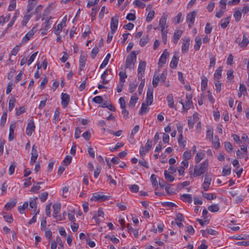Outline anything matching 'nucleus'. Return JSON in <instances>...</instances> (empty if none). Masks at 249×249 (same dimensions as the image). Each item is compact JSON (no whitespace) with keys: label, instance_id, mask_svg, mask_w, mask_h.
Returning <instances> with one entry per match:
<instances>
[{"label":"nucleus","instance_id":"f257e3e1","mask_svg":"<svg viewBox=\"0 0 249 249\" xmlns=\"http://www.w3.org/2000/svg\"><path fill=\"white\" fill-rule=\"evenodd\" d=\"M209 161L208 160L203 162L196 165L194 167V171L192 175L193 177H197L206 172L208 169Z\"/></svg>","mask_w":249,"mask_h":249},{"label":"nucleus","instance_id":"f03ea898","mask_svg":"<svg viewBox=\"0 0 249 249\" xmlns=\"http://www.w3.org/2000/svg\"><path fill=\"white\" fill-rule=\"evenodd\" d=\"M137 54L135 51H132L126 58L125 67L126 69H132L136 61Z\"/></svg>","mask_w":249,"mask_h":249},{"label":"nucleus","instance_id":"7ed1b4c3","mask_svg":"<svg viewBox=\"0 0 249 249\" xmlns=\"http://www.w3.org/2000/svg\"><path fill=\"white\" fill-rule=\"evenodd\" d=\"M185 98V101L181 100L179 101V103L182 106L183 111L187 112L193 106L192 96L191 94H186Z\"/></svg>","mask_w":249,"mask_h":249},{"label":"nucleus","instance_id":"20e7f679","mask_svg":"<svg viewBox=\"0 0 249 249\" xmlns=\"http://www.w3.org/2000/svg\"><path fill=\"white\" fill-rule=\"evenodd\" d=\"M152 147V141L148 140L145 144V147L141 146L140 148V154L142 157H144Z\"/></svg>","mask_w":249,"mask_h":249},{"label":"nucleus","instance_id":"39448f33","mask_svg":"<svg viewBox=\"0 0 249 249\" xmlns=\"http://www.w3.org/2000/svg\"><path fill=\"white\" fill-rule=\"evenodd\" d=\"M109 196L105 195H100L98 193H94L90 198L91 201H98L100 202L104 201L109 199Z\"/></svg>","mask_w":249,"mask_h":249},{"label":"nucleus","instance_id":"423d86ee","mask_svg":"<svg viewBox=\"0 0 249 249\" xmlns=\"http://www.w3.org/2000/svg\"><path fill=\"white\" fill-rule=\"evenodd\" d=\"M119 23V17L115 16L111 18L110 21V29L113 32H116Z\"/></svg>","mask_w":249,"mask_h":249},{"label":"nucleus","instance_id":"0eeeda50","mask_svg":"<svg viewBox=\"0 0 249 249\" xmlns=\"http://www.w3.org/2000/svg\"><path fill=\"white\" fill-rule=\"evenodd\" d=\"M196 11H193L189 13L186 17V21L189 23L188 26L191 28V24H193L195 22V19L196 16Z\"/></svg>","mask_w":249,"mask_h":249},{"label":"nucleus","instance_id":"6e6552de","mask_svg":"<svg viewBox=\"0 0 249 249\" xmlns=\"http://www.w3.org/2000/svg\"><path fill=\"white\" fill-rule=\"evenodd\" d=\"M35 129V124L33 120H31L27 124L26 129V134L31 136Z\"/></svg>","mask_w":249,"mask_h":249},{"label":"nucleus","instance_id":"1a4fd4ad","mask_svg":"<svg viewBox=\"0 0 249 249\" xmlns=\"http://www.w3.org/2000/svg\"><path fill=\"white\" fill-rule=\"evenodd\" d=\"M211 181V177L210 176L206 175L204 178V181L202 184V188L204 190V191H207L209 190Z\"/></svg>","mask_w":249,"mask_h":249},{"label":"nucleus","instance_id":"9d476101","mask_svg":"<svg viewBox=\"0 0 249 249\" xmlns=\"http://www.w3.org/2000/svg\"><path fill=\"white\" fill-rule=\"evenodd\" d=\"M153 89L150 88L148 89L147 91V96L145 103V104H147V106H150L152 104L153 100Z\"/></svg>","mask_w":249,"mask_h":249},{"label":"nucleus","instance_id":"9b49d317","mask_svg":"<svg viewBox=\"0 0 249 249\" xmlns=\"http://www.w3.org/2000/svg\"><path fill=\"white\" fill-rule=\"evenodd\" d=\"M166 49L164 50L161 55L160 56L159 60V67H161L164 65L166 61V59L169 56V53L166 51Z\"/></svg>","mask_w":249,"mask_h":249},{"label":"nucleus","instance_id":"f8f14e48","mask_svg":"<svg viewBox=\"0 0 249 249\" xmlns=\"http://www.w3.org/2000/svg\"><path fill=\"white\" fill-rule=\"evenodd\" d=\"M31 155L32 157L30 160V164L31 165H33L36 162V161L38 157L36 147L35 145H34L32 147Z\"/></svg>","mask_w":249,"mask_h":249},{"label":"nucleus","instance_id":"ddd939ff","mask_svg":"<svg viewBox=\"0 0 249 249\" xmlns=\"http://www.w3.org/2000/svg\"><path fill=\"white\" fill-rule=\"evenodd\" d=\"M70 102L69 95L67 93H62L61 94V105L64 108L67 107Z\"/></svg>","mask_w":249,"mask_h":249},{"label":"nucleus","instance_id":"4468645a","mask_svg":"<svg viewBox=\"0 0 249 249\" xmlns=\"http://www.w3.org/2000/svg\"><path fill=\"white\" fill-rule=\"evenodd\" d=\"M16 128V123L12 122L9 127V134L8 136V140L12 141L14 139V129Z\"/></svg>","mask_w":249,"mask_h":249},{"label":"nucleus","instance_id":"2eb2a0df","mask_svg":"<svg viewBox=\"0 0 249 249\" xmlns=\"http://www.w3.org/2000/svg\"><path fill=\"white\" fill-rule=\"evenodd\" d=\"M87 55L81 54L79 58V70H83L85 67L86 62L87 61Z\"/></svg>","mask_w":249,"mask_h":249},{"label":"nucleus","instance_id":"dca6fc26","mask_svg":"<svg viewBox=\"0 0 249 249\" xmlns=\"http://www.w3.org/2000/svg\"><path fill=\"white\" fill-rule=\"evenodd\" d=\"M166 100L168 106L170 108H176V106L174 104V97L172 93L169 94L166 97Z\"/></svg>","mask_w":249,"mask_h":249},{"label":"nucleus","instance_id":"f3484780","mask_svg":"<svg viewBox=\"0 0 249 249\" xmlns=\"http://www.w3.org/2000/svg\"><path fill=\"white\" fill-rule=\"evenodd\" d=\"M34 28L30 31H29L26 35L23 37L22 39V43L24 44L26 43L31 37L33 36L35 34V31L34 30Z\"/></svg>","mask_w":249,"mask_h":249},{"label":"nucleus","instance_id":"a211bd4d","mask_svg":"<svg viewBox=\"0 0 249 249\" xmlns=\"http://www.w3.org/2000/svg\"><path fill=\"white\" fill-rule=\"evenodd\" d=\"M183 31L180 30H176L173 36V42L174 44H177L178 40L182 36Z\"/></svg>","mask_w":249,"mask_h":249},{"label":"nucleus","instance_id":"6ab92c4d","mask_svg":"<svg viewBox=\"0 0 249 249\" xmlns=\"http://www.w3.org/2000/svg\"><path fill=\"white\" fill-rule=\"evenodd\" d=\"M180 199L184 202L190 203L192 202V195L190 194H183L180 196Z\"/></svg>","mask_w":249,"mask_h":249},{"label":"nucleus","instance_id":"aec40b11","mask_svg":"<svg viewBox=\"0 0 249 249\" xmlns=\"http://www.w3.org/2000/svg\"><path fill=\"white\" fill-rule=\"evenodd\" d=\"M53 217L56 215L60 211L61 204L59 203H54L53 206Z\"/></svg>","mask_w":249,"mask_h":249},{"label":"nucleus","instance_id":"412c9836","mask_svg":"<svg viewBox=\"0 0 249 249\" xmlns=\"http://www.w3.org/2000/svg\"><path fill=\"white\" fill-rule=\"evenodd\" d=\"M138 100V97H137L136 94H134L131 97L129 106L131 107H134L135 106L136 103Z\"/></svg>","mask_w":249,"mask_h":249},{"label":"nucleus","instance_id":"4be33fe9","mask_svg":"<svg viewBox=\"0 0 249 249\" xmlns=\"http://www.w3.org/2000/svg\"><path fill=\"white\" fill-rule=\"evenodd\" d=\"M146 67V63L144 61H141L138 68V73H144Z\"/></svg>","mask_w":249,"mask_h":249},{"label":"nucleus","instance_id":"5701e85b","mask_svg":"<svg viewBox=\"0 0 249 249\" xmlns=\"http://www.w3.org/2000/svg\"><path fill=\"white\" fill-rule=\"evenodd\" d=\"M230 17H228L225 18H222L220 20V24L221 27L222 28L225 29L227 27V26L229 24V22H230Z\"/></svg>","mask_w":249,"mask_h":249},{"label":"nucleus","instance_id":"b1692460","mask_svg":"<svg viewBox=\"0 0 249 249\" xmlns=\"http://www.w3.org/2000/svg\"><path fill=\"white\" fill-rule=\"evenodd\" d=\"M205 156V153L203 151H200L196 154V156L195 157V160L196 163H198L200 160L203 159Z\"/></svg>","mask_w":249,"mask_h":249},{"label":"nucleus","instance_id":"393cba45","mask_svg":"<svg viewBox=\"0 0 249 249\" xmlns=\"http://www.w3.org/2000/svg\"><path fill=\"white\" fill-rule=\"evenodd\" d=\"M2 215L4 219L7 222L9 223H11L13 222V219L11 214L3 212L2 213Z\"/></svg>","mask_w":249,"mask_h":249},{"label":"nucleus","instance_id":"a878e982","mask_svg":"<svg viewBox=\"0 0 249 249\" xmlns=\"http://www.w3.org/2000/svg\"><path fill=\"white\" fill-rule=\"evenodd\" d=\"M36 3V0H29L28 5L27 6V11L28 13L30 12L34 8L35 5Z\"/></svg>","mask_w":249,"mask_h":249},{"label":"nucleus","instance_id":"bb28decb","mask_svg":"<svg viewBox=\"0 0 249 249\" xmlns=\"http://www.w3.org/2000/svg\"><path fill=\"white\" fill-rule=\"evenodd\" d=\"M178 58L175 55L173 56L170 62V66L172 69H175L178 65Z\"/></svg>","mask_w":249,"mask_h":249},{"label":"nucleus","instance_id":"cd10ccee","mask_svg":"<svg viewBox=\"0 0 249 249\" xmlns=\"http://www.w3.org/2000/svg\"><path fill=\"white\" fill-rule=\"evenodd\" d=\"M17 201L15 200H13L11 201L8 202L5 205L4 208L7 210L9 211L11 210L12 208H13L16 204Z\"/></svg>","mask_w":249,"mask_h":249},{"label":"nucleus","instance_id":"c85d7f7f","mask_svg":"<svg viewBox=\"0 0 249 249\" xmlns=\"http://www.w3.org/2000/svg\"><path fill=\"white\" fill-rule=\"evenodd\" d=\"M111 55L110 53H108L107 54L106 57L105 59L103 61L102 63L101 64L100 66V69H103L105 68L108 64L109 60L110 58Z\"/></svg>","mask_w":249,"mask_h":249},{"label":"nucleus","instance_id":"c756f323","mask_svg":"<svg viewBox=\"0 0 249 249\" xmlns=\"http://www.w3.org/2000/svg\"><path fill=\"white\" fill-rule=\"evenodd\" d=\"M146 104L145 103H143L142 105L141 108L139 111V114H143L146 113L149 109V108L148 107Z\"/></svg>","mask_w":249,"mask_h":249},{"label":"nucleus","instance_id":"7c9ffc66","mask_svg":"<svg viewBox=\"0 0 249 249\" xmlns=\"http://www.w3.org/2000/svg\"><path fill=\"white\" fill-rule=\"evenodd\" d=\"M149 40L148 36H143L140 39V45L143 47L146 45Z\"/></svg>","mask_w":249,"mask_h":249},{"label":"nucleus","instance_id":"2f4dec72","mask_svg":"<svg viewBox=\"0 0 249 249\" xmlns=\"http://www.w3.org/2000/svg\"><path fill=\"white\" fill-rule=\"evenodd\" d=\"M63 27L62 26V24H58L56 27L54 28L53 33L56 36H59V34L62 32V28Z\"/></svg>","mask_w":249,"mask_h":249},{"label":"nucleus","instance_id":"473e14b6","mask_svg":"<svg viewBox=\"0 0 249 249\" xmlns=\"http://www.w3.org/2000/svg\"><path fill=\"white\" fill-rule=\"evenodd\" d=\"M137 87V83L136 82H130L129 84V88H128V91L130 93L133 92L135 89H136V88Z\"/></svg>","mask_w":249,"mask_h":249},{"label":"nucleus","instance_id":"72a5a7b5","mask_svg":"<svg viewBox=\"0 0 249 249\" xmlns=\"http://www.w3.org/2000/svg\"><path fill=\"white\" fill-rule=\"evenodd\" d=\"M99 8L98 7H92L90 16L91 17V20L93 21L95 19L97 12L99 11Z\"/></svg>","mask_w":249,"mask_h":249},{"label":"nucleus","instance_id":"f704fd0d","mask_svg":"<svg viewBox=\"0 0 249 249\" xmlns=\"http://www.w3.org/2000/svg\"><path fill=\"white\" fill-rule=\"evenodd\" d=\"M222 71V67H218L217 69L215 71L214 74V79H219L221 78V73Z\"/></svg>","mask_w":249,"mask_h":249},{"label":"nucleus","instance_id":"c9c22d12","mask_svg":"<svg viewBox=\"0 0 249 249\" xmlns=\"http://www.w3.org/2000/svg\"><path fill=\"white\" fill-rule=\"evenodd\" d=\"M7 116V111H5L3 113L1 117V119H0V124L2 127L5 125V124L6 122Z\"/></svg>","mask_w":249,"mask_h":249},{"label":"nucleus","instance_id":"e433bc0d","mask_svg":"<svg viewBox=\"0 0 249 249\" xmlns=\"http://www.w3.org/2000/svg\"><path fill=\"white\" fill-rule=\"evenodd\" d=\"M202 196L206 198L207 199L209 200L214 199L216 197V196L212 193L209 194L206 193H202Z\"/></svg>","mask_w":249,"mask_h":249},{"label":"nucleus","instance_id":"4c0bfd02","mask_svg":"<svg viewBox=\"0 0 249 249\" xmlns=\"http://www.w3.org/2000/svg\"><path fill=\"white\" fill-rule=\"evenodd\" d=\"M164 174L165 178L167 181L169 182H172L174 181L175 179L174 177L173 176L170 175L166 170L164 171Z\"/></svg>","mask_w":249,"mask_h":249},{"label":"nucleus","instance_id":"58836bf2","mask_svg":"<svg viewBox=\"0 0 249 249\" xmlns=\"http://www.w3.org/2000/svg\"><path fill=\"white\" fill-rule=\"evenodd\" d=\"M208 79L205 77H203L201 80V89L202 90H205L207 86Z\"/></svg>","mask_w":249,"mask_h":249},{"label":"nucleus","instance_id":"ea45409f","mask_svg":"<svg viewBox=\"0 0 249 249\" xmlns=\"http://www.w3.org/2000/svg\"><path fill=\"white\" fill-rule=\"evenodd\" d=\"M224 146L226 150L229 153H231L233 150V146L231 143L228 142H226L224 143Z\"/></svg>","mask_w":249,"mask_h":249},{"label":"nucleus","instance_id":"a19ab883","mask_svg":"<svg viewBox=\"0 0 249 249\" xmlns=\"http://www.w3.org/2000/svg\"><path fill=\"white\" fill-rule=\"evenodd\" d=\"M150 180L153 187H158V181L157 180L156 176L152 174L150 177Z\"/></svg>","mask_w":249,"mask_h":249},{"label":"nucleus","instance_id":"79ce46f5","mask_svg":"<svg viewBox=\"0 0 249 249\" xmlns=\"http://www.w3.org/2000/svg\"><path fill=\"white\" fill-rule=\"evenodd\" d=\"M159 82H160L159 76L155 73L154 75L152 81L153 87L156 88L158 86Z\"/></svg>","mask_w":249,"mask_h":249},{"label":"nucleus","instance_id":"37998d69","mask_svg":"<svg viewBox=\"0 0 249 249\" xmlns=\"http://www.w3.org/2000/svg\"><path fill=\"white\" fill-rule=\"evenodd\" d=\"M202 38L200 36H196L195 37V44L194 45V47H200L202 44Z\"/></svg>","mask_w":249,"mask_h":249},{"label":"nucleus","instance_id":"c03bdc74","mask_svg":"<svg viewBox=\"0 0 249 249\" xmlns=\"http://www.w3.org/2000/svg\"><path fill=\"white\" fill-rule=\"evenodd\" d=\"M249 39L248 38V37H247L246 35H244L242 41L241 43V46L245 47L247 46L249 44Z\"/></svg>","mask_w":249,"mask_h":249},{"label":"nucleus","instance_id":"a18cd8bd","mask_svg":"<svg viewBox=\"0 0 249 249\" xmlns=\"http://www.w3.org/2000/svg\"><path fill=\"white\" fill-rule=\"evenodd\" d=\"M219 209V206L217 204L212 205L208 207V210L211 212H217Z\"/></svg>","mask_w":249,"mask_h":249},{"label":"nucleus","instance_id":"49530a36","mask_svg":"<svg viewBox=\"0 0 249 249\" xmlns=\"http://www.w3.org/2000/svg\"><path fill=\"white\" fill-rule=\"evenodd\" d=\"M28 207V202H25L22 206H20L18 207V211L20 213L22 214L24 213V210L26 208Z\"/></svg>","mask_w":249,"mask_h":249},{"label":"nucleus","instance_id":"de8ad7c7","mask_svg":"<svg viewBox=\"0 0 249 249\" xmlns=\"http://www.w3.org/2000/svg\"><path fill=\"white\" fill-rule=\"evenodd\" d=\"M16 100L14 98H11L9 101V110L11 111L15 106Z\"/></svg>","mask_w":249,"mask_h":249},{"label":"nucleus","instance_id":"09e8293b","mask_svg":"<svg viewBox=\"0 0 249 249\" xmlns=\"http://www.w3.org/2000/svg\"><path fill=\"white\" fill-rule=\"evenodd\" d=\"M37 197H36L35 198H34L33 199H31L30 201V207L34 209L35 211L36 210L37 205L36 202V200L37 199Z\"/></svg>","mask_w":249,"mask_h":249},{"label":"nucleus","instance_id":"8fccbe9b","mask_svg":"<svg viewBox=\"0 0 249 249\" xmlns=\"http://www.w3.org/2000/svg\"><path fill=\"white\" fill-rule=\"evenodd\" d=\"M192 157V154L191 151H185L182 155V158L183 160H190Z\"/></svg>","mask_w":249,"mask_h":249},{"label":"nucleus","instance_id":"3c124183","mask_svg":"<svg viewBox=\"0 0 249 249\" xmlns=\"http://www.w3.org/2000/svg\"><path fill=\"white\" fill-rule=\"evenodd\" d=\"M166 21H167V16L163 14L160 20V22H159L160 26H161L162 25L163 26V25H166Z\"/></svg>","mask_w":249,"mask_h":249},{"label":"nucleus","instance_id":"603ef678","mask_svg":"<svg viewBox=\"0 0 249 249\" xmlns=\"http://www.w3.org/2000/svg\"><path fill=\"white\" fill-rule=\"evenodd\" d=\"M155 12L154 11H150L149 12L148 15L146 18V21L147 22H150L154 18Z\"/></svg>","mask_w":249,"mask_h":249},{"label":"nucleus","instance_id":"864d4df0","mask_svg":"<svg viewBox=\"0 0 249 249\" xmlns=\"http://www.w3.org/2000/svg\"><path fill=\"white\" fill-rule=\"evenodd\" d=\"M48 193L47 192H45L41 193L39 195V198L41 202H45L48 198Z\"/></svg>","mask_w":249,"mask_h":249},{"label":"nucleus","instance_id":"5fc2aeb1","mask_svg":"<svg viewBox=\"0 0 249 249\" xmlns=\"http://www.w3.org/2000/svg\"><path fill=\"white\" fill-rule=\"evenodd\" d=\"M231 172V169L230 167L226 166L223 168L222 171V174L224 176L229 175Z\"/></svg>","mask_w":249,"mask_h":249},{"label":"nucleus","instance_id":"6e6d98bb","mask_svg":"<svg viewBox=\"0 0 249 249\" xmlns=\"http://www.w3.org/2000/svg\"><path fill=\"white\" fill-rule=\"evenodd\" d=\"M161 33L162 41L163 42V44L165 45L167 43V35L168 34V31L161 32Z\"/></svg>","mask_w":249,"mask_h":249},{"label":"nucleus","instance_id":"4d7b16f0","mask_svg":"<svg viewBox=\"0 0 249 249\" xmlns=\"http://www.w3.org/2000/svg\"><path fill=\"white\" fill-rule=\"evenodd\" d=\"M182 44L181 47H189L190 45V39L189 37H184L182 39Z\"/></svg>","mask_w":249,"mask_h":249},{"label":"nucleus","instance_id":"13d9d810","mask_svg":"<svg viewBox=\"0 0 249 249\" xmlns=\"http://www.w3.org/2000/svg\"><path fill=\"white\" fill-rule=\"evenodd\" d=\"M233 16L235 19V21L238 22L239 21L241 18V13L240 11H236L234 14Z\"/></svg>","mask_w":249,"mask_h":249},{"label":"nucleus","instance_id":"bf43d9fd","mask_svg":"<svg viewBox=\"0 0 249 249\" xmlns=\"http://www.w3.org/2000/svg\"><path fill=\"white\" fill-rule=\"evenodd\" d=\"M92 101L96 104H101L103 102V98L100 96H97L93 98Z\"/></svg>","mask_w":249,"mask_h":249},{"label":"nucleus","instance_id":"052dcab7","mask_svg":"<svg viewBox=\"0 0 249 249\" xmlns=\"http://www.w3.org/2000/svg\"><path fill=\"white\" fill-rule=\"evenodd\" d=\"M46 217H43L41 221L40 229L42 231H45L46 226Z\"/></svg>","mask_w":249,"mask_h":249},{"label":"nucleus","instance_id":"680f3d73","mask_svg":"<svg viewBox=\"0 0 249 249\" xmlns=\"http://www.w3.org/2000/svg\"><path fill=\"white\" fill-rule=\"evenodd\" d=\"M206 139L209 140L210 141L212 140L213 139V131L211 129H209L207 131Z\"/></svg>","mask_w":249,"mask_h":249},{"label":"nucleus","instance_id":"e2e57ef3","mask_svg":"<svg viewBox=\"0 0 249 249\" xmlns=\"http://www.w3.org/2000/svg\"><path fill=\"white\" fill-rule=\"evenodd\" d=\"M51 18L50 17L49 18H47L45 22L42 24V26L44 27V28L46 29H50L51 28V23H50V19Z\"/></svg>","mask_w":249,"mask_h":249},{"label":"nucleus","instance_id":"0e129e2a","mask_svg":"<svg viewBox=\"0 0 249 249\" xmlns=\"http://www.w3.org/2000/svg\"><path fill=\"white\" fill-rule=\"evenodd\" d=\"M166 75L167 71H163L160 76H159L160 82H162L163 83L165 81L166 79Z\"/></svg>","mask_w":249,"mask_h":249},{"label":"nucleus","instance_id":"69168bd1","mask_svg":"<svg viewBox=\"0 0 249 249\" xmlns=\"http://www.w3.org/2000/svg\"><path fill=\"white\" fill-rule=\"evenodd\" d=\"M139 186L136 184L132 185L129 186V189L130 191L133 193L138 192L139 191Z\"/></svg>","mask_w":249,"mask_h":249},{"label":"nucleus","instance_id":"338daca9","mask_svg":"<svg viewBox=\"0 0 249 249\" xmlns=\"http://www.w3.org/2000/svg\"><path fill=\"white\" fill-rule=\"evenodd\" d=\"M16 166V165L14 163H12L10 164L8 171V173L10 175H12L14 174Z\"/></svg>","mask_w":249,"mask_h":249},{"label":"nucleus","instance_id":"774afa93","mask_svg":"<svg viewBox=\"0 0 249 249\" xmlns=\"http://www.w3.org/2000/svg\"><path fill=\"white\" fill-rule=\"evenodd\" d=\"M182 13L181 12H179L175 17V19L176 20V24H179L182 21Z\"/></svg>","mask_w":249,"mask_h":249}]
</instances>
